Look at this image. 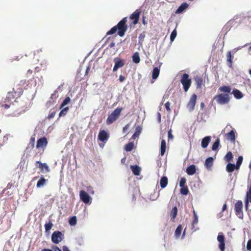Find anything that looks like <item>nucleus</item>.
Here are the masks:
<instances>
[{"instance_id":"34","label":"nucleus","mask_w":251,"mask_h":251,"mask_svg":"<svg viewBox=\"0 0 251 251\" xmlns=\"http://www.w3.org/2000/svg\"><path fill=\"white\" fill-rule=\"evenodd\" d=\"M219 146L220 140L219 139H217L212 145V150L214 151H216L218 149Z\"/></svg>"},{"instance_id":"20","label":"nucleus","mask_w":251,"mask_h":251,"mask_svg":"<svg viewBox=\"0 0 251 251\" xmlns=\"http://www.w3.org/2000/svg\"><path fill=\"white\" fill-rule=\"evenodd\" d=\"M188 7V4L186 2L181 4L176 11V14H180L184 11Z\"/></svg>"},{"instance_id":"27","label":"nucleus","mask_w":251,"mask_h":251,"mask_svg":"<svg viewBox=\"0 0 251 251\" xmlns=\"http://www.w3.org/2000/svg\"><path fill=\"white\" fill-rule=\"evenodd\" d=\"M235 170V164L228 163L226 166V171L228 173H231Z\"/></svg>"},{"instance_id":"39","label":"nucleus","mask_w":251,"mask_h":251,"mask_svg":"<svg viewBox=\"0 0 251 251\" xmlns=\"http://www.w3.org/2000/svg\"><path fill=\"white\" fill-rule=\"evenodd\" d=\"M69 109V108L68 107H66L63 108L59 113V116L61 117V116H64L66 115L67 113L68 112Z\"/></svg>"},{"instance_id":"24","label":"nucleus","mask_w":251,"mask_h":251,"mask_svg":"<svg viewBox=\"0 0 251 251\" xmlns=\"http://www.w3.org/2000/svg\"><path fill=\"white\" fill-rule=\"evenodd\" d=\"M19 97L16 96V94H14V91L9 92L7 93L6 96V100L8 102L11 101L12 100H14L15 98H18Z\"/></svg>"},{"instance_id":"54","label":"nucleus","mask_w":251,"mask_h":251,"mask_svg":"<svg viewBox=\"0 0 251 251\" xmlns=\"http://www.w3.org/2000/svg\"><path fill=\"white\" fill-rule=\"evenodd\" d=\"M243 158L242 156H239L238 159H237V160L236 161V162L239 163V164H242V161H243Z\"/></svg>"},{"instance_id":"15","label":"nucleus","mask_w":251,"mask_h":251,"mask_svg":"<svg viewBox=\"0 0 251 251\" xmlns=\"http://www.w3.org/2000/svg\"><path fill=\"white\" fill-rule=\"evenodd\" d=\"M211 137L210 136H205L201 140V147L203 149L206 148L208 146L210 141H211Z\"/></svg>"},{"instance_id":"47","label":"nucleus","mask_w":251,"mask_h":251,"mask_svg":"<svg viewBox=\"0 0 251 251\" xmlns=\"http://www.w3.org/2000/svg\"><path fill=\"white\" fill-rule=\"evenodd\" d=\"M243 97V94L239 90L236 89V99H241Z\"/></svg>"},{"instance_id":"38","label":"nucleus","mask_w":251,"mask_h":251,"mask_svg":"<svg viewBox=\"0 0 251 251\" xmlns=\"http://www.w3.org/2000/svg\"><path fill=\"white\" fill-rule=\"evenodd\" d=\"M71 101V99L69 97H67L65 98V99L63 101L61 104L60 105V108H63L64 106L68 104Z\"/></svg>"},{"instance_id":"26","label":"nucleus","mask_w":251,"mask_h":251,"mask_svg":"<svg viewBox=\"0 0 251 251\" xmlns=\"http://www.w3.org/2000/svg\"><path fill=\"white\" fill-rule=\"evenodd\" d=\"M168 178L166 176H164L162 177L160 181L161 187L162 188H164L165 187H166L168 184Z\"/></svg>"},{"instance_id":"63","label":"nucleus","mask_w":251,"mask_h":251,"mask_svg":"<svg viewBox=\"0 0 251 251\" xmlns=\"http://www.w3.org/2000/svg\"><path fill=\"white\" fill-rule=\"evenodd\" d=\"M54 251H62L58 247L54 246L52 247Z\"/></svg>"},{"instance_id":"49","label":"nucleus","mask_w":251,"mask_h":251,"mask_svg":"<svg viewBox=\"0 0 251 251\" xmlns=\"http://www.w3.org/2000/svg\"><path fill=\"white\" fill-rule=\"evenodd\" d=\"M194 220L193 222V225H194L195 224H197L198 222V217L195 213V211H194Z\"/></svg>"},{"instance_id":"8","label":"nucleus","mask_w":251,"mask_h":251,"mask_svg":"<svg viewBox=\"0 0 251 251\" xmlns=\"http://www.w3.org/2000/svg\"><path fill=\"white\" fill-rule=\"evenodd\" d=\"M109 138V133L104 130H100L98 135V139L105 143Z\"/></svg>"},{"instance_id":"32","label":"nucleus","mask_w":251,"mask_h":251,"mask_svg":"<svg viewBox=\"0 0 251 251\" xmlns=\"http://www.w3.org/2000/svg\"><path fill=\"white\" fill-rule=\"evenodd\" d=\"M134 148V144L132 142H129L126 144L125 147V150L126 151H131Z\"/></svg>"},{"instance_id":"22","label":"nucleus","mask_w":251,"mask_h":251,"mask_svg":"<svg viewBox=\"0 0 251 251\" xmlns=\"http://www.w3.org/2000/svg\"><path fill=\"white\" fill-rule=\"evenodd\" d=\"M142 129V128L141 127V126H137L136 127V129H135V132L132 136L131 139L134 140V139H136V138L138 137L139 136V135L140 134V133H141Z\"/></svg>"},{"instance_id":"29","label":"nucleus","mask_w":251,"mask_h":251,"mask_svg":"<svg viewBox=\"0 0 251 251\" xmlns=\"http://www.w3.org/2000/svg\"><path fill=\"white\" fill-rule=\"evenodd\" d=\"M177 214V208L176 206H175L173 207L172 210L171 212V219H172L173 221L175 220V219L176 218V215Z\"/></svg>"},{"instance_id":"60","label":"nucleus","mask_w":251,"mask_h":251,"mask_svg":"<svg viewBox=\"0 0 251 251\" xmlns=\"http://www.w3.org/2000/svg\"><path fill=\"white\" fill-rule=\"evenodd\" d=\"M145 36V34L144 33H141L140 34V35L139 36V38L140 40L143 39L144 38Z\"/></svg>"},{"instance_id":"42","label":"nucleus","mask_w":251,"mask_h":251,"mask_svg":"<svg viewBox=\"0 0 251 251\" xmlns=\"http://www.w3.org/2000/svg\"><path fill=\"white\" fill-rule=\"evenodd\" d=\"M52 226H53V224H52V223L50 221L48 223L46 224L45 225V228L46 231H49L51 228Z\"/></svg>"},{"instance_id":"12","label":"nucleus","mask_w":251,"mask_h":251,"mask_svg":"<svg viewBox=\"0 0 251 251\" xmlns=\"http://www.w3.org/2000/svg\"><path fill=\"white\" fill-rule=\"evenodd\" d=\"M80 199L85 203H89L91 201V198L84 191L81 190L79 192Z\"/></svg>"},{"instance_id":"62","label":"nucleus","mask_w":251,"mask_h":251,"mask_svg":"<svg viewBox=\"0 0 251 251\" xmlns=\"http://www.w3.org/2000/svg\"><path fill=\"white\" fill-rule=\"evenodd\" d=\"M157 116H158V121L159 123L161 122V114L159 112H158L157 113Z\"/></svg>"},{"instance_id":"56","label":"nucleus","mask_w":251,"mask_h":251,"mask_svg":"<svg viewBox=\"0 0 251 251\" xmlns=\"http://www.w3.org/2000/svg\"><path fill=\"white\" fill-rule=\"evenodd\" d=\"M58 91L57 90L54 91V93L51 94V96L50 97V99H56L57 96H56V94L57 93Z\"/></svg>"},{"instance_id":"46","label":"nucleus","mask_w":251,"mask_h":251,"mask_svg":"<svg viewBox=\"0 0 251 251\" xmlns=\"http://www.w3.org/2000/svg\"><path fill=\"white\" fill-rule=\"evenodd\" d=\"M170 105H171V103H170V102L169 101H167L165 104V107L166 109L167 110V111L169 113H170L171 112V108H170Z\"/></svg>"},{"instance_id":"14","label":"nucleus","mask_w":251,"mask_h":251,"mask_svg":"<svg viewBox=\"0 0 251 251\" xmlns=\"http://www.w3.org/2000/svg\"><path fill=\"white\" fill-rule=\"evenodd\" d=\"M13 91L16 96L20 97L23 94V88L20 84H18L13 88Z\"/></svg>"},{"instance_id":"16","label":"nucleus","mask_w":251,"mask_h":251,"mask_svg":"<svg viewBox=\"0 0 251 251\" xmlns=\"http://www.w3.org/2000/svg\"><path fill=\"white\" fill-rule=\"evenodd\" d=\"M249 202H251V184L246 193V197L245 201V206L246 209L248 208Z\"/></svg>"},{"instance_id":"19","label":"nucleus","mask_w":251,"mask_h":251,"mask_svg":"<svg viewBox=\"0 0 251 251\" xmlns=\"http://www.w3.org/2000/svg\"><path fill=\"white\" fill-rule=\"evenodd\" d=\"M186 173L188 175L192 176L195 174L196 172V168L195 165H191L187 167L186 169Z\"/></svg>"},{"instance_id":"1","label":"nucleus","mask_w":251,"mask_h":251,"mask_svg":"<svg viewBox=\"0 0 251 251\" xmlns=\"http://www.w3.org/2000/svg\"><path fill=\"white\" fill-rule=\"evenodd\" d=\"M231 88L228 86H223L218 89V91L222 93L216 95L214 100L220 104L227 103L230 100L229 94H231Z\"/></svg>"},{"instance_id":"48","label":"nucleus","mask_w":251,"mask_h":251,"mask_svg":"<svg viewBox=\"0 0 251 251\" xmlns=\"http://www.w3.org/2000/svg\"><path fill=\"white\" fill-rule=\"evenodd\" d=\"M55 114H56L55 111H50V114L48 115V118L49 119H50L53 118L54 117Z\"/></svg>"},{"instance_id":"52","label":"nucleus","mask_w":251,"mask_h":251,"mask_svg":"<svg viewBox=\"0 0 251 251\" xmlns=\"http://www.w3.org/2000/svg\"><path fill=\"white\" fill-rule=\"evenodd\" d=\"M172 130L171 129H170L168 132V139L170 140H172L174 138L173 135L172 133Z\"/></svg>"},{"instance_id":"21","label":"nucleus","mask_w":251,"mask_h":251,"mask_svg":"<svg viewBox=\"0 0 251 251\" xmlns=\"http://www.w3.org/2000/svg\"><path fill=\"white\" fill-rule=\"evenodd\" d=\"M130 169L133 174L135 176L140 175L141 172V168L137 165H131Z\"/></svg>"},{"instance_id":"6","label":"nucleus","mask_w":251,"mask_h":251,"mask_svg":"<svg viewBox=\"0 0 251 251\" xmlns=\"http://www.w3.org/2000/svg\"><path fill=\"white\" fill-rule=\"evenodd\" d=\"M197 96L195 94H193L187 105V107L189 111H193L195 109V106L196 103Z\"/></svg>"},{"instance_id":"41","label":"nucleus","mask_w":251,"mask_h":251,"mask_svg":"<svg viewBox=\"0 0 251 251\" xmlns=\"http://www.w3.org/2000/svg\"><path fill=\"white\" fill-rule=\"evenodd\" d=\"M35 138L34 137L32 136L30 139V142L28 145L29 147L33 149L35 145Z\"/></svg>"},{"instance_id":"10","label":"nucleus","mask_w":251,"mask_h":251,"mask_svg":"<svg viewBox=\"0 0 251 251\" xmlns=\"http://www.w3.org/2000/svg\"><path fill=\"white\" fill-rule=\"evenodd\" d=\"M48 144V140L45 137L40 138L37 140L36 148L37 149H42L44 150Z\"/></svg>"},{"instance_id":"23","label":"nucleus","mask_w":251,"mask_h":251,"mask_svg":"<svg viewBox=\"0 0 251 251\" xmlns=\"http://www.w3.org/2000/svg\"><path fill=\"white\" fill-rule=\"evenodd\" d=\"M233 156L231 151H228L224 157V160L227 163H230L232 161Z\"/></svg>"},{"instance_id":"9","label":"nucleus","mask_w":251,"mask_h":251,"mask_svg":"<svg viewBox=\"0 0 251 251\" xmlns=\"http://www.w3.org/2000/svg\"><path fill=\"white\" fill-rule=\"evenodd\" d=\"M217 240L219 242V248L221 251H224L225 248V236L222 232L219 233Z\"/></svg>"},{"instance_id":"64","label":"nucleus","mask_w":251,"mask_h":251,"mask_svg":"<svg viewBox=\"0 0 251 251\" xmlns=\"http://www.w3.org/2000/svg\"><path fill=\"white\" fill-rule=\"evenodd\" d=\"M145 19H146V17L145 16H143L142 17V22L144 25H146L147 24L145 21Z\"/></svg>"},{"instance_id":"50","label":"nucleus","mask_w":251,"mask_h":251,"mask_svg":"<svg viewBox=\"0 0 251 251\" xmlns=\"http://www.w3.org/2000/svg\"><path fill=\"white\" fill-rule=\"evenodd\" d=\"M236 215L240 219H243L244 216L242 210L238 211L236 212Z\"/></svg>"},{"instance_id":"28","label":"nucleus","mask_w":251,"mask_h":251,"mask_svg":"<svg viewBox=\"0 0 251 251\" xmlns=\"http://www.w3.org/2000/svg\"><path fill=\"white\" fill-rule=\"evenodd\" d=\"M159 73H160V70L158 68L155 67L154 68H153L152 72V78L154 79H156L159 75Z\"/></svg>"},{"instance_id":"40","label":"nucleus","mask_w":251,"mask_h":251,"mask_svg":"<svg viewBox=\"0 0 251 251\" xmlns=\"http://www.w3.org/2000/svg\"><path fill=\"white\" fill-rule=\"evenodd\" d=\"M188 192L189 190L187 186H183V187H181L180 189V193L182 195H186L188 194Z\"/></svg>"},{"instance_id":"43","label":"nucleus","mask_w":251,"mask_h":251,"mask_svg":"<svg viewBox=\"0 0 251 251\" xmlns=\"http://www.w3.org/2000/svg\"><path fill=\"white\" fill-rule=\"evenodd\" d=\"M242 202L241 201H238L236 202V212L242 210Z\"/></svg>"},{"instance_id":"18","label":"nucleus","mask_w":251,"mask_h":251,"mask_svg":"<svg viewBox=\"0 0 251 251\" xmlns=\"http://www.w3.org/2000/svg\"><path fill=\"white\" fill-rule=\"evenodd\" d=\"M213 158L212 157H209L206 158L204 163V166L206 169L209 170L211 169L213 165Z\"/></svg>"},{"instance_id":"44","label":"nucleus","mask_w":251,"mask_h":251,"mask_svg":"<svg viewBox=\"0 0 251 251\" xmlns=\"http://www.w3.org/2000/svg\"><path fill=\"white\" fill-rule=\"evenodd\" d=\"M176 29L174 30L172 33H171V36H170V40L171 41H173L174 40V39H175L176 36Z\"/></svg>"},{"instance_id":"51","label":"nucleus","mask_w":251,"mask_h":251,"mask_svg":"<svg viewBox=\"0 0 251 251\" xmlns=\"http://www.w3.org/2000/svg\"><path fill=\"white\" fill-rule=\"evenodd\" d=\"M247 249L249 251H251V239H249L248 241Z\"/></svg>"},{"instance_id":"11","label":"nucleus","mask_w":251,"mask_h":251,"mask_svg":"<svg viewBox=\"0 0 251 251\" xmlns=\"http://www.w3.org/2000/svg\"><path fill=\"white\" fill-rule=\"evenodd\" d=\"M114 61L115 62V65L113 69V72L116 71L119 68L123 67L125 65L124 60L118 57L115 58Z\"/></svg>"},{"instance_id":"25","label":"nucleus","mask_w":251,"mask_h":251,"mask_svg":"<svg viewBox=\"0 0 251 251\" xmlns=\"http://www.w3.org/2000/svg\"><path fill=\"white\" fill-rule=\"evenodd\" d=\"M166 149V143L165 140H162L160 146V154L163 156L165 154Z\"/></svg>"},{"instance_id":"2","label":"nucleus","mask_w":251,"mask_h":251,"mask_svg":"<svg viewBox=\"0 0 251 251\" xmlns=\"http://www.w3.org/2000/svg\"><path fill=\"white\" fill-rule=\"evenodd\" d=\"M126 22L127 17L124 18L116 25L113 26L110 30H109L107 32L106 35L113 34L118 30V34L120 37L124 36L127 29Z\"/></svg>"},{"instance_id":"45","label":"nucleus","mask_w":251,"mask_h":251,"mask_svg":"<svg viewBox=\"0 0 251 251\" xmlns=\"http://www.w3.org/2000/svg\"><path fill=\"white\" fill-rule=\"evenodd\" d=\"M186 182V180L185 177H181L179 182V186L180 187L185 186V184Z\"/></svg>"},{"instance_id":"3","label":"nucleus","mask_w":251,"mask_h":251,"mask_svg":"<svg viewBox=\"0 0 251 251\" xmlns=\"http://www.w3.org/2000/svg\"><path fill=\"white\" fill-rule=\"evenodd\" d=\"M122 110V107H117L116 108L108 115L106 120V124L107 125H111L115 122L119 118Z\"/></svg>"},{"instance_id":"13","label":"nucleus","mask_w":251,"mask_h":251,"mask_svg":"<svg viewBox=\"0 0 251 251\" xmlns=\"http://www.w3.org/2000/svg\"><path fill=\"white\" fill-rule=\"evenodd\" d=\"M194 80L197 89H201L202 86H204L205 85V80L201 76H195L194 77Z\"/></svg>"},{"instance_id":"4","label":"nucleus","mask_w":251,"mask_h":251,"mask_svg":"<svg viewBox=\"0 0 251 251\" xmlns=\"http://www.w3.org/2000/svg\"><path fill=\"white\" fill-rule=\"evenodd\" d=\"M180 82L183 85L184 91H188L192 83L191 79L189 78V75L186 73L184 74L181 77Z\"/></svg>"},{"instance_id":"61","label":"nucleus","mask_w":251,"mask_h":251,"mask_svg":"<svg viewBox=\"0 0 251 251\" xmlns=\"http://www.w3.org/2000/svg\"><path fill=\"white\" fill-rule=\"evenodd\" d=\"M62 250L63 251H70L68 248L66 246H63Z\"/></svg>"},{"instance_id":"5","label":"nucleus","mask_w":251,"mask_h":251,"mask_svg":"<svg viewBox=\"0 0 251 251\" xmlns=\"http://www.w3.org/2000/svg\"><path fill=\"white\" fill-rule=\"evenodd\" d=\"M64 238V235L59 231L53 232L51 235V241L53 243L58 244Z\"/></svg>"},{"instance_id":"37","label":"nucleus","mask_w":251,"mask_h":251,"mask_svg":"<svg viewBox=\"0 0 251 251\" xmlns=\"http://www.w3.org/2000/svg\"><path fill=\"white\" fill-rule=\"evenodd\" d=\"M77 220L75 216L72 217L69 220V223L71 226H75L76 224Z\"/></svg>"},{"instance_id":"36","label":"nucleus","mask_w":251,"mask_h":251,"mask_svg":"<svg viewBox=\"0 0 251 251\" xmlns=\"http://www.w3.org/2000/svg\"><path fill=\"white\" fill-rule=\"evenodd\" d=\"M227 65L231 67L232 66V61H231V55L230 51L227 52Z\"/></svg>"},{"instance_id":"31","label":"nucleus","mask_w":251,"mask_h":251,"mask_svg":"<svg viewBox=\"0 0 251 251\" xmlns=\"http://www.w3.org/2000/svg\"><path fill=\"white\" fill-rule=\"evenodd\" d=\"M46 182V179L42 177L37 182L36 186L37 187H41L44 186Z\"/></svg>"},{"instance_id":"7","label":"nucleus","mask_w":251,"mask_h":251,"mask_svg":"<svg viewBox=\"0 0 251 251\" xmlns=\"http://www.w3.org/2000/svg\"><path fill=\"white\" fill-rule=\"evenodd\" d=\"M140 14L141 10L137 9L129 16V19L132 21V24L133 25H135L138 23Z\"/></svg>"},{"instance_id":"59","label":"nucleus","mask_w":251,"mask_h":251,"mask_svg":"<svg viewBox=\"0 0 251 251\" xmlns=\"http://www.w3.org/2000/svg\"><path fill=\"white\" fill-rule=\"evenodd\" d=\"M88 191H89L90 193H91L92 194H94V191L93 189V188L91 186H89L88 187L87 189Z\"/></svg>"},{"instance_id":"58","label":"nucleus","mask_w":251,"mask_h":251,"mask_svg":"<svg viewBox=\"0 0 251 251\" xmlns=\"http://www.w3.org/2000/svg\"><path fill=\"white\" fill-rule=\"evenodd\" d=\"M119 81L121 82H123L125 79H126V78L124 76L122 75H120L119 76Z\"/></svg>"},{"instance_id":"17","label":"nucleus","mask_w":251,"mask_h":251,"mask_svg":"<svg viewBox=\"0 0 251 251\" xmlns=\"http://www.w3.org/2000/svg\"><path fill=\"white\" fill-rule=\"evenodd\" d=\"M36 164H38V168L40 169L41 171L43 172L44 169L46 170V172H50V169L46 163H42L40 161H37L36 162Z\"/></svg>"},{"instance_id":"57","label":"nucleus","mask_w":251,"mask_h":251,"mask_svg":"<svg viewBox=\"0 0 251 251\" xmlns=\"http://www.w3.org/2000/svg\"><path fill=\"white\" fill-rule=\"evenodd\" d=\"M1 106L2 107H4L5 109H8L10 106V105H9L8 104H3L2 103H1Z\"/></svg>"},{"instance_id":"30","label":"nucleus","mask_w":251,"mask_h":251,"mask_svg":"<svg viewBox=\"0 0 251 251\" xmlns=\"http://www.w3.org/2000/svg\"><path fill=\"white\" fill-rule=\"evenodd\" d=\"M132 60L135 63H139L140 61V58L139 53L135 52L132 56Z\"/></svg>"},{"instance_id":"53","label":"nucleus","mask_w":251,"mask_h":251,"mask_svg":"<svg viewBox=\"0 0 251 251\" xmlns=\"http://www.w3.org/2000/svg\"><path fill=\"white\" fill-rule=\"evenodd\" d=\"M159 193L155 194V193H154L152 196V197H151V199L152 201H154L159 197Z\"/></svg>"},{"instance_id":"55","label":"nucleus","mask_w":251,"mask_h":251,"mask_svg":"<svg viewBox=\"0 0 251 251\" xmlns=\"http://www.w3.org/2000/svg\"><path fill=\"white\" fill-rule=\"evenodd\" d=\"M130 125L129 124H127L125 126V127H123V132H126V131L129 128Z\"/></svg>"},{"instance_id":"35","label":"nucleus","mask_w":251,"mask_h":251,"mask_svg":"<svg viewBox=\"0 0 251 251\" xmlns=\"http://www.w3.org/2000/svg\"><path fill=\"white\" fill-rule=\"evenodd\" d=\"M226 136L227 139H230L231 140H234L235 139V133L232 130L226 134Z\"/></svg>"},{"instance_id":"33","label":"nucleus","mask_w":251,"mask_h":251,"mask_svg":"<svg viewBox=\"0 0 251 251\" xmlns=\"http://www.w3.org/2000/svg\"><path fill=\"white\" fill-rule=\"evenodd\" d=\"M182 231V226L181 225H179L175 231V236L176 238H179L180 236L181 233Z\"/></svg>"}]
</instances>
